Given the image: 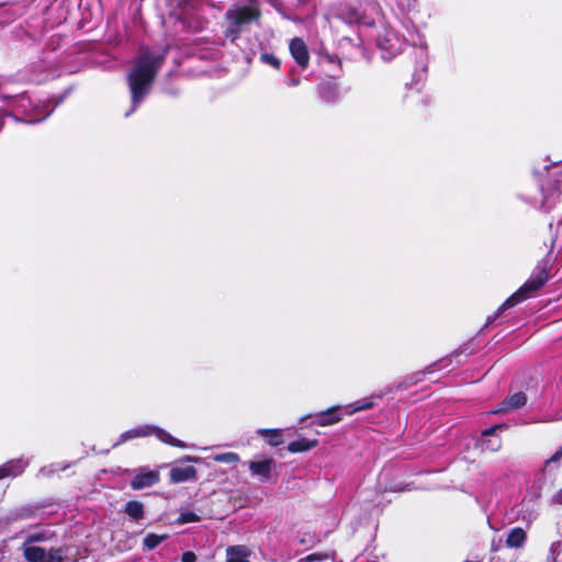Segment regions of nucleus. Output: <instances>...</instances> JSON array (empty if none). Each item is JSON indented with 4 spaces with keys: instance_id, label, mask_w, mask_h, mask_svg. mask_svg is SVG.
Wrapping results in <instances>:
<instances>
[{
    "instance_id": "15",
    "label": "nucleus",
    "mask_w": 562,
    "mask_h": 562,
    "mask_svg": "<svg viewBox=\"0 0 562 562\" xmlns=\"http://www.w3.org/2000/svg\"><path fill=\"white\" fill-rule=\"evenodd\" d=\"M150 436L157 437L160 441L169 446L177 448H186V443L183 441L175 438L172 435H170L169 432L159 427L151 426Z\"/></svg>"
},
{
    "instance_id": "35",
    "label": "nucleus",
    "mask_w": 562,
    "mask_h": 562,
    "mask_svg": "<svg viewBox=\"0 0 562 562\" xmlns=\"http://www.w3.org/2000/svg\"><path fill=\"white\" fill-rule=\"evenodd\" d=\"M558 495H559V497H560V499H561V502H562V488L559 491V494H558Z\"/></svg>"
},
{
    "instance_id": "25",
    "label": "nucleus",
    "mask_w": 562,
    "mask_h": 562,
    "mask_svg": "<svg viewBox=\"0 0 562 562\" xmlns=\"http://www.w3.org/2000/svg\"><path fill=\"white\" fill-rule=\"evenodd\" d=\"M260 61L273 67L274 69H280V66H281L280 59L270 53H262L260 55Z\"/></svg>"
},
{
    "instance_id": "36",
    "label": "nucleus",
    "mask_w": 562,
    "mask_h": 562,
    "mask_svg": "<svg viewBox=\"0 0 562 562\" xmlns=\"http://www.w3.org/2000/svg\"><path fill=\"white\" fill-rule=\"evenodd\" d=\"M43 119H37L36 122H41ZM30 123H35V121H29Z\"/></svg>"
},
{
    "instance_id": "2",
    "label": "nucleus",
    "mask_w": 562,
    "mask_h": 562,
    "mask_svg": "<svg viewBox=\"0 0 562 562\" xmlns=\"http://www.w3.org/2000/svg\"><path fill=\"white\" fill-rule=\"evenodd\" d=\"M554 243L548 251L547 258L541 260L535 269V274L528 279L517 291H515L509 297H507L499 307L495 311L492 317H487V323H492L497 319L505 311L516 306L517 304L536 296L537 292L544 286V284L551 279V263L549 256L552 252Z\"/></svg>"
},
{
    "instance_id": "34",
    "label": "nucleus",
    "mask_w": 562,
    "mask_h": 562,
    "mask_svg": "<svg viewBox=\"0 0 562 562\" xmlns=\"http://www.w3.org/2000/svg\"><path fill=\"white\" fill-rule=\"evenodd\" d=\"M300 80L299 79H292V83L293 85H299Z\"/></svg>"
},
{
    "instance_id": "11",
    "label": "nucleus",
    "mask_w": 562,
    "mask_h": 562,
    "mask_svg": "<svg viewBox=\"0 0 562 562\" xmlns=\"http://www.w3.org/2000/svg\"><path fill=\"white\" fill-rule=\"evenodd\" d=\"M527 403V395L519 391L512 395L506 396L498 409L493 411L492 413H498L501 411L509 412V411H517L521 407H524Z\"/></svg>"
},
{
    "instance_id": "18",
    "label": "nucleus",
    "mask_w": 562,
    "mask_h": 562,
    "mask_svg": "<svg viewBox=\"0 0 562 562\" xmlns=\"http://www.w3.org/2000/svg\"><path fill=\"white\" fill-rule=\"evenodd\" d=\"M247 549L244 546H231L226 550L225 562H249Z\"/></svg>"
},
{
    "instance_id": "19",
    "label": "nucleus",
    "mask_w": 562,
    "mask_h": 562,
    "mask_svg": "<svg viewBox=\"0 0 562 562\" xmlns=\"http://www.w3.org/2000/svg\"><path fill=\"white\" fill-rule=\"evenodd\" d=\"M124 513L133 520L138 521L145 516L144 504L139 501H130L125 505Z\"/></svg>"
},
{
    "instance_id": "5",
    "label": "nucleus",
    "mask_w": 562,
    "mask_h": 562,
    "mask_svg": "<svg viewBox=\"0 0 562 562\" xmlns=\"http://www.w3.org/2000/svg\"><path fill=\"white\" fill-rule=\"evenodd\" d=\"M404 103L416 114L423 115L427 112L430 105L428 94L419 89L409 88L408 92L404 95Z\"/></svg>"
},
{
    "instance_id": "10",
    "label": "nucleus",
    "mask_w": 562,
    "mask_h": 562,
    "mask_svg": "<svg viewBox=\"0 0 562 562\" xmlns=\"http://www.w3.org/2000/svg\"><path fill=\"white\" fill-rule=\"evenodd\" d=\"M317 91L323 101L327 103L336 102L340 95L339 83L334 79H327L322 81Z\"/></svg>"
},
{
    "instance_id": "23",
    "label": "nucleus",
    "mask_w": 562,
    "mask_h": 562,
    "mask_svg": "<svg viewBox=\"0 0 562 562\" xmlns=\"http://www.w3.org/2000/svg\"><path fill=\"white\" fill-rule=\"evenodd\" d=\"M64 550L60 548L50 549L48 552L45 551V558L43 562H63Z\"/></svg>"
},
{
    "instance_id": "12",
    "label": "nucleus",
    "mask_w": 562,
    "mask_h": 562,
    "mask_svg": "<svg viewBox=\"0 0 562 562\" xmlns=\"http://www.w3.org/2000/svg\"><path fill=\"white\" fill-rule=\"evenodd\" d=\"M196 475H198V471L192 465L173 467L169 473L170 482L173 484L187 482L190 480H195Z\"/></svg>"
},
{
    "instance_id": "13",
    "label": "nucleus",
    "mask_w": 562,
    "mask_h": 562,
    "mask_svg": "<svg viewBox=\"0 0 562 562\" xmlns=\"http://www.w3.org/2000/svg\"><path fill=\"white\" fill-rule=\"evenodd\" d=\"M318 446L317 439H308V438H299L294 441H291L286 446V450L291 453H300L312 450L313 448Z\"/></svg>"
},
{
    "instance_id": "7",
    "label": "nucleus",
    "mask_w": 562,
    "mask_h": 562,
    "mask_svg": "<svg viewBox=\"0 0 562 562\" xmlns=\"http://www.w3.org/2000/svg\"><path fill=\"white\" fill-rule=\"evenodd\" d=\"M289 49L295 63L306 69L310 65V53L306 43L301 37H294L290 41Z\"/></svg>"
},
{
    "instance_id": "21",
    "label": "nucleus",
    "mask_w": 562,
    "mask_h": 562,
    "mask_svg": "<svg viewBox=\"0 0 562 562\" xmlns=\"http://www.w3.org/2000/svg\"><path fill=\"white\" fill-rule=\"evenodd\" d=\"M167 538H168V535H156V533L150 532V533H147L146 537L143 539V546H144V548H146L148 550H154Z\"/></svg>"
},
{
    "instance_id": "1",
    "label": "nucleus",
    "mask_w": 562,
    "mask_h": 562,
    "mask_svg": "<svg viewBox=\"0 0 562 562\" xmlns=\"http://www.w3.org/2000/svg\"><path fill=\"white\" fill-rule=\"evenodd\" d=\"M164 55H153L147 48H142L134 66L127 74L126 80L131 92L132 109L137 106L150 92L157 74L164 64Z\"/></svg>"
},
{
    "instance_id": "30",
    "label": "nucleus",
    "mask_w": 562,
    "mask_h": 562,
    "mask_svg": "<svg viewBox=\"0 0 562 562\" xmlns=\"http://www.w3.org/2000/svg\"><path fill=\"white\" fill-rule=\"evenodd\" d=\"M46 539L45 535L43 532H35V533H31L29 537H27V540L26 542H40V541H44Z\"/></svg>"
},
{
    "instance_id": "6",
    "label": "nucleus",
    "mask_w": 562,
    "mask_h": 562,
    "mask_svg": "<svg viewBox=\"0 0 562 562\" xmlns=\"http://www.w3.org/2000/svg\"><path fill=\"white\" fill-rule=\"evenodd\" d=\"M160 481V474L156 470L142 469L132 479V490L138 491L156 485Z\"/></svg>"
},
{
    "instance_id": "9",
    "label": "nucleus",
    "mask_w": 562,
    "mask_h": 562,
    "mask_svg": "<svg viewBox=\"0 0 562 562\" xmlns=\"http://www.w3.org/2000/svg\"><path fill=\"white\" fill-rule=\"evenodd\" d=\"M276 465L277 462L273 458H268L261 461H250L248 463L251 475L259 477L260 481H269Z\"/></svg>"
},
{
    "instance_id": "16",
    "label": "nucleus",
    "mask_w": 562,
    "mask_h": 562,
    "mask_svg": "<svg viewBox=\"0 0 562 562\" xmlns=\"http://www.w3.org/2000/svg\"><path fill=\"white\" fill-rule=\"evenodd\" d=\"M527 540V533L521 527L510 529L507 538L506 546L509 548H520Z\"/></svg>"
},
{
    "instance_id": "26",
    "label": "nucleus",
    "mask_w": 562,
    "mask_h": 562,
    "mask_svg": "<svg viewBox=\"0 0 562 562\" xmlns=\"http://www.w3.org/2000/svg\"><path fill=\"white\" fill-rule=\"evenodd\" d=\"M189 3V0H168V7L170 8V15L177 14V10L184 9Z\"/></svg>"
},
{
    "instance_id": "14",
    "label": "nucleus",
    "mask_w": 562,
    "mask_h": 562,
    "mask_svg": "<svg viewBox=\"0 0 562 562\" xmlns=\"http://www.w3.org/2000/svg\"><path fill=\"white\" fill-rule=\"evenodd\" d=\"M150 430H151L150 425H143V426H138L133 429L126 430L123 434H121L119 441L114 446L124 443L131 439L140 438V437H149Z\"/></svg>"
},
{
    "instance_id": "17",
    "label": "nucleus",
    "mask_w": 562,
    "mask_h": 562,
    "mask_svg": "<svg viewBox=\"0 0 562 562\" xmlns=\"http://www.w3.org/2000/svg\"><path fill=\"white\" fill-rule=\"evenodd\" d=\"M257 434L266 438L270 446L278 447L283 443L282 430L278 428H261Z\"/></svg>"
},
{
    "instance_id": "33",
    "label": "nucleus",
    "mask_w": 562,
    "mask_h": 562,
    "mask_svg": "<svg viewBox=\"0 0 562 562\" xmlns=\"http://www.w3.org/2000/svg\"><path fill=\"white\" fill-rule=\"evenodd\" d=\"M12 471L9 465L0 467V480L12 475Z\"/></svg>"
},
{
    "instance_id": "27",
    "label": "nucleus",
    "mask_w": 562,
    "mask_h": 562,
    "mask_svg": "<svg viewBox=\"0 0 562 562\" xmlns=\"http://www.w3.org/2000/svg\"><path fill=\"white\" fill-rule=\"evenodd\" d=\"M434 366H435V364H430V366L426 367V369H425V370H423V371H419V372L415 373V374H414V376H412V378H409V379H408L407 384H408V385H414V384H416L418 381H420V380H422V379L419 378V375H424V374H426V373H430V372H432V371H434V370H432Z\"/></svg>"
},
{
    "instance_id": "28",
    "label": "nucleus",
    "mask_w": 562,
    "mask_h": 562,
    "mask_svg": "<svg viewBox=\"0 0 562 562\" xmlns=\"http://www.w3.org/2000/svg\"><path fill=\"white\" fill-rule=\"evenodd\" d=\"M329 557L327 553H311L305 558L301 559L300 562H314V561H324L328 560Z\"/></svg>"
},
{
    "instance_id": "24",
    "label": "nucleus",
    "mask_w": 562,
    "mask_h": 562,
    "mask_svg": "<svg viewBox=\"0 0 562 562\" xmlns=\"http://www.w3.org/2000/svg\"><path fill=\"white\" fill-rule=\"evenodd\" d=\"M201 520V517L191 510H184L181 512L177 521L179 524H190V522H198Z\"/></svg>"
},
{
    "instance_id": "32",
    "label": "nucleus",
    "mask_w": 562,
    "mask_h": 562,
    "mask_svg": "<svg viewBox=\"0 0 562 562\" xmlns=\"http://www.w3.org/2000/svg\"><path fill=\"white\" fill-rule=\"evenodd\" d=\"M562 458V447L555 451L547 461L546 465H549L550 463L559 462Z\"/></svg>"
},
{
    "instance_id": "22",
    "label": "nucleus",
    "mask_w": 562,
    "mask_h": 562,
    "mask_svg": "<svg viewBox=\"0 0 562 562\" xmlns=\"http://www.w3.org/2000/svg\"><path fill=\"white\" fill-rule=\"evenodd\" d=\"M213 459H214V461L220 462V463H233V464H236L240 460L239 456L236 452L218 453V454L214 456Z\"/></svg>"
},
{
    "instance_id": "29",
    "label": "nucleus",
    "mask_w": 562,
    "mask_h": 562,
    "mask_svg": "<svg viewBox=\"0 0 562 562\" xmlns=\"http://www.w3.org/2000/svg\"><path fill=\"white\" fill-rule=\"evenodd\" d=\"M506 428H507L506 424H497V425H494L492 427H488V428L482 430L481 435H482V437L493 436L496 430L506 429Z\"/></svg>"
},
{
    "instance_id": "4",
    "label": "nucleus",
    "mask_w": 562,
    "mask_h": 562,
    "mask_svg": "<svg viewBox=\"0 0 562 562\" xmlns=\"http://www.w3.org/2000/svg\"><path fill=\"white\" fill-rule=\"evenodd\" d=\"M403 44V40L392 29H384L376 36V46L384 59H391L401 53Z\"/></svg>"
},
{
    "instance_id": "31",
    "label": "nucleus",
    "mask_w": 562,
    "mask_h": 562,
    "mask_svg": "<svg viewBox=\"0 0 562 562\" xmlns=\"http://www.w3.org/2000/svg\"><path fill=\"white\" fill-rule=\"evenodd\" d=\"M182 562H195L196 561V554L193 551H186L181 555Z\"/></svg>"
},
{
    "instance_id": "20",
    "label": "nucleus",
    "mask_w": 562,
    "mask_h": 562,
    "mask_svg": "<svg viewBox=\"0 0 562 562\" xmlns=\"http://www.w3.org/2000/svg\"><path fill=\"white\" fill-rule=\"evenodd\" d=\"M45 549L41 547H26L24 549V558L27 562H43L45 558Z\"/></svg>"
},
{
    "instance_id": "3",
    "label": "nucleus",
    "mask_w": 562,
    "mask_h": 562,
    "mask_svg": "<svg viewBox=\"0 0 562 562\" xmlns=\"http://www.w3.org/2000/svg\"><path fill=\"white\" fill-rule=\"evenodd\" d=\"M374 406V402L372 398H362L353 404L346 406H331L326 411L319 412L314 415V424L317 426H331L334 424L339 423L342 419L344 415H352L360 411L371 409Z\"/></svg>"
},
{
    "instance_id": "8",
    "label": "nucleus",
    "mask_w": 562,
    "mask_h": 562,
    "mask_svg": "<svg viewBox=\"0 0 562 562\" xmlns=\"http://www.w3.org/2000/svg\"><path fill=\"white\" fill-rule=\"evenodd\" d=\"M226 15L228 20H231L235 25L239 26L257 20L260 16V11L258 9L243 5L236 10L227 11Z\"/></svg>"
}]
</instances>
